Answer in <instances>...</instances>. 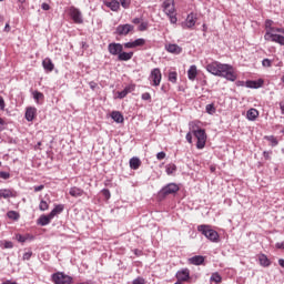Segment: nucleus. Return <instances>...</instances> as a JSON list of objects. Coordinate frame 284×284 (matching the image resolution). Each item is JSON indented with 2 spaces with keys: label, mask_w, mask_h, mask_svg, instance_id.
Instances as JSON below:
<instances>
[{
  "label": "nucleus",
  "mask_w": 284,
  "mask_h": 284,
  "mask_svg": "<svg viewBox=\"0 0 284 284\" xmlns=\"http://www.w3.org/2000/svg\"><path fill=\"white\" fill-rule=\"evenodd\" d=\"M190 132L186 133V141L187 143H192V134L197 140L196 148L197 150H203L205 148V143L207 142V135L205 134V130L199 128L196 122L189 123Z\"/></svg>",
  "instance_id": "obj_1"
},
{
  "label": "nucleus",
  "mask_w": 284,
  "mask_h": 284,
  "mask_svg": "<svg viewBox=\"0 0 284 284\" xmlns=\"http://www.w3.org/2000/svg\"><path fill=\"white\" fill-rule=\"evenodd\" d=\"M197 232H201L205 239L211 241V243H219V232L214 231L212 226L207 224H202L197 226Z\"/></svg>",
  "instance_id": "obj_2"
},
{
  "label": "nucleus",
  "mask_w": 284,
  "mask_h": 284,
  "mask_svg": "<svg viewBox=\"0 0 284 284\" xmlns=\"http://www.w3.org/2000/svg\"><path fill=\"white\" fill-rule=\"evenodd\" d=\"M163 12L169 17L170 23L175 24L179 19L176 18V9L174 8V0H164L162 3Z\"/></svg>",
  "instance_id": "obj_3"
},
{
  "label": "nucleus",
  "mask_w": 284,
  "mask_h": 284,
  "mask_svg": "<svg viewBox=\"0 0 284 284\" xmlns=\"http://www.w3.org/2000/svg\"><path fill=\"white\" fill-rule=\"evenodd\" d=\"M217 77H221L222 79H226V81H236V72H234V67L232 64L222 63V67L220 68V74Z\"/></svg>",
  "instance_id": "obj_4"
},
{
  "label": "nucleus",
  "mask_w": 284,
  "mask_h": 284,
  "mask_svg": "<svg viewBox=\"0 0 284 284\" xmlns=\"http://www.w3.org/2000/svg\"><path fill=\"white\" fill-rule=\"evenodd\" d=\"M179 190H180L179 184L169 183L160 190L159 196H161L162 199H165V196H170V194H176Z\"/></svg>",
  "instance_id": "obj_5"
},
{
  "label": "nucleus",
  "mask_w": 284,
  "mask_h": 284,
  "mask_svg": "<svg viewBox=\"0 0 284 284\" xmlns=\"http://www.w3.org/2000/svg\"><path fill=\"white\" fill-rule=\"evenodd\" d=\"M52 281L54 284H72V276L58 272L52 274Z\"/></svg>",
  "instance_id": "obj_6"
},
{
  "label": "nucleus",
  "mask_w": 284,
  "mask_h": 284,
  "mask_svg": "<svg viewBox=\"0 0 284 284\" xmlns=\"http://www.w3.org/2000/svg\"><path fill=\"white\" fill-rule=\"evenodd\" d=\"M134 31V26L132 24H119L115 28V32L114 34H118L119 37H128V34H130V32Z\"/></svg>",
  "instance_id": "obj_7"
},
{
  "label": "nucleus",
  "mask_w": 284,
  "mask_h": 284,
  "mask_svg": "<svg viewBox=\"0 0 284 284\" xmlns=\"http://www.w3.org/2000/svg\"><path fill=\"white\" fill-rule=\"evenodd\" d=\"M69 16L73 22L78 24L83 23V13H81V10L77 9L75 7L69 8Z\"/></svg>",
  "instance_id": "obj_8"
},
{
  "label": "nucleus",
  "mask_w": 284,
  "mask_h": 284,
  "mask_svg": "<svg viewBox=\"0 0 284 284\" xmlns=\"http://www.w3.org/2000/svg\"><path fill=\"white\" fill-rule=\"evenodd\" d=\"M161 79H162L161 69L159 68L153 69L149 77L151 85H154L155 88H158V85H161Z\"/></svg>",
  "instance_id": "obj_9"
},
{
  "label": "nucleus",
  "mask_w": 284,
  "mask_h": 284,
  "mask_svg": "<svg viewBox=\"0 0 284 284\" xmlns=\"http://www.w3.org/2000/svg\"><path fill=\"white\" fill-rule=\"evenodd\" d=\"M264 39L266 41H272V43H278V45H284V36L274 32H265Z\"/></svg>",
  "instance_id": "obj_10"
},
{
  "label": "nucleus",
  "mask_w": 284,
  "mask_h": 284,
  "mask_svg": "<svg viewBox=\"0 0 284 284\" xmlns=\"http://www.w3.org/2000/svg\"><path fill=\"white\" fill-rule=\"evenodd\" d=\"M223 63L219 61H213L209 64H206L205 70L210 73L213 74V77H219L221 74V67Z\"/></svg>",
  "instance_id": "obj_11"
},
{
  "label": "nucleus",
  "mask_w": 284,
  "mask_h": 284,
  "mask_svg": "<svg viewBox=\"0 0 284 284\" xmlns=\"http://www.w3.org/2000/svg\"><path fill=\"white\" fill-rule=\"evenodd\" d=\"M108 50L113 57H119L123 52V44L116 42L109 43Z\"/></svg>",
  "instance_id": "obj_12"
},
{
  "label": "nucleus",
  "mask_w": 284,
  "mask_h": 284,
  "mask_svg": "<svg viewBox=\"0 0 284 284\" xmlns=\"http://www.w3.org/2000/svg\"><path fill=\"white\" fill-rule=\"evenodd\" d=\"M164 49L166 50V52H169L170 54H181L183 52V48L180 47L176 43H169L165 44Z\"/></svg>",
  "instance_id": "obj_13"
},
{
  "label": "nucleus",
  "mask_w": 284,
  "mask_h": 284,
  "mask_svg": "<svg viewBox=\"0 0 284 284\" xmlns=\"http://www.w3.org/2000/svg\"><path fill=\"white\" fill-rule=\"evenodd\" d=\"M175 277L178 281H183L184 283L190 281V268H182L178 271Z\"/></svg>",
  "instance_id": "obj_14"
},
{
  "label": "nucleus",
  "mask_w": 284,
  "mask_h": 284,
  "mask_svg": "<svg viewBox=\"0 0 284 284\" xmlns=\"http://www.w3.org/2000/svg\"><path fill=\"white\" fill-rule=\"evenodd\" d=\"M135 89L136 85L134 84L126 85L123 91L118 92V99H125L128 94H130V92H134Z\"/></svg>",
  "instance_id": "obj_15"
},
{
  "label": "nucleus",
  "mask_w": 284,
  "mask_h": 284,
  "mask_svg": "<svg viewBox=\"0 0 284 284\" xmlns=\"http://www.w3.org/2000/svg\"><path fill=\"white\" fill-rule=\"evenodd\" d=\"M263 79L248 80L246 81V88H251L252 90H258V88H263Z\"/></svg>",
  "instance_id": "obj_16"
},
{
  "label": "nucleus",
  "mask_w": 284,
  "mask_h": 284,
  "mask_svg": "<svg viewBox=\"0 0 284 284\" xmlns=\"http://www.w3.org/2000/svg\"><path fill=\"white\" fill-rule=\"evenodd\" d=\"M34 116H37V108L29 106L26 110L24 119H27L29 122L34 121Z\"/></svg>",
  "instance_id": "obj_17"
},
{
  "label": "nucleus",
  "mask_w": 284,
  "mask_h": 284,
  "mask_svg": "<svg viewBox=\"0 0 284 284\" xmlns=\"http://www.w3.org/2000/svg\"><path fill=\"white\" fill-rule=\"evenodd\" d=\"M69 194L70 196H73V199H79V196H82L83 194H85V191H83V189L81 187L72 186L69 190Z\"/></svg>",
  "instance_id": "obj_18"
},
{
  "label": "nucleus",
  "mask_w": 284,
  "mask_h": 284,
  "mask_svg": "<svg viewBox=\"0 0 284 284\" xmlns=\"http://www.w3.org/2000/svg\"><path fill=\"white\" fill-rule=\"evenodd\" d=\"M194 26H196V17L194 16V13H190L184 22V28L190 29L194 28Z\"/></svg>",
  "instance_id": "obj_19"
},
{
  "label": "nucleus",
  "mask_w": 284,
  "mask_h": 284,
  "mask_svg": "<svg viewBox=\"0 0 284 284\" xmlns=\"http://www.w3.org/2000/svg\"><path fill=\"white\" fill-rule=\"evenodd\" d=\"M34 102L37 103V105H42L43 104V99H45V95H43L42 92L40 91H32L31 92Z\"/></svg>",
  "instance_id": "obj_20"
},
{
  "label": "nucleus",
  "mask_w": 284,
  "mask_h": 284,
  "mask_svg": "<svg viewBox=\"0 0 284 284\" xmlns=\"http://www.w3.org/2000/svg\"><path fill=\"white\" fill-rule=\"evenodd\" d=\"M196 77H199V71L196 69V65L193 64L187 70V79H189V81H195Z\"/></svg>",
  "instance_id": "obj_21"
},
{
  "label": "nucleus",
  "mask_w": 284,
  "mask_h": 284,
  "mask_svg": "<svg viewBox=\"0 0 284 284\" xmlns=\"http://www.w3.org/2000/svg\"><path fill=\"white\" fill-rule=\"evenodd\" d=\"M189 263L191 265H203V263H205V257L202 255H195V256L189 258Z\"/></svg>",
  "instance_id": "obj_22"
},
{
  "label": "nucleus",
  "mask_w": 284,
  "mask_h": 284,
  "mask_svg": "<svg viewBox=\"0 0 284 284\" xmlns=\"http://www.w3.org/2000/svg\"><path fill=\"white\" fill-rule=\"evenodd\" d=\"M52 216H50V214L48 215H41L38 219V225H42V227H44V225H50V222L52 221Z\"/></svg>",
  "instance_id": "obj_23"
},
{
  "label": "nucleus",
  "mask_w": 284,
  "mask_h": 284,
  "mask_svg": "<svg viewBox=\"0 0 284 284\" xmlns=\"http://www.w3.org/2000/svg\"><path fill=\"white\" fill-rule=\"evenodd\" d=\"M129 165L131 168V170H139L141 168V159L134 156L131 158L129 161Z\"/></svg>",
  "instance_id": "obj_24"
},
{
  "label": "nucleus",
  "mask_w": 284,
  "mask_h": 284,
  "mask_svg": "<svg viewBox=\"0 0 284 284\" xmlns=\"http://www.w3.org/2000/svg\"><path fill=\"white\" fill-rule=\"evenodd\" d=\"M258 261L262 267H270L272 265V261H270L265 254H260Z\"/></svg>",
  "instance_id": "obj_25"
},
{
  "label": "nucleus",
  "mask_w": 284,
  "mask_h": 284,
  "mask_svg": "<svg viewBox=\"0 0 284 284\" xmlns=\"http://www.w3.org/2000/svg\"><path fill=\"white\" fill-rule=\"evenodd\" d=\"M42 67L47 72H52V70H54V63H52L50 58H47L42 61Z\"/></svg>",
  "instance_id": "obj_26"
},
{
  "label": "nucleus",
  "mask_w": 284,
  "mask_h": 284,
  "mask_svg": "<svg viewBox=\"0 0 284 284\" xmlns=\"http://www.w3.org/2000/svg\"><path fill=\"white\" fill-rule=\"evenodd\" d=\"M65 210V206L63 204H57L53 210L49 213V215L54 219L57 214H61Z\"/></svg>",
  "instance_id": "obj_27"
},
{
  "label": "nucleus",
  "mask_w": 284,
  "mask_h": 284,
  "mask_svg": "<svg viewBox=\"0 0 284 284\" xmlns=\"http://www.w3.org/2000/svg\"><path fill=\"white\" fill-rule=\"evenodd\" d=\"M0 199H14V193L10 189H1Z\"/></svg>",
  "instance_id": "obj_28"
},
{
  "label": "nucleus",
  "mask_w": 284,
  "mask_h": 284,
  "mask_svg": "<svg viewBox=\"0 0 284 284\" xmlns=\"http://www.w3.org/2000/svg\"><path fill=\"white\" fill-rule=\"evenodd\" d=\"M134 57V52H124L122 51L119 55H118V61H130V59H132Z\"/></svg>",
  "instance_id": "obj_29"
},
{
  "label": "nucleus",
  "mask_w": 284,
  "mask_h": 284,
  "mask_svg": "<svg viewBox=\"0 0 284 284\" xmlns=\"http://www.w3.org/2000/svg\"><path fill=\"white\" fill-rule=\"evenodd\" d=\"M246 119L248 121H256V119H258V110L256 109H250L247 112H246Z\"/></svg>",
  "instance_id": "obj_30"
},
{
  "label": "nucleus",
  "mask_w": 284,
  "mask_h": 284,
  "mask_svg": "<svg viewBox=\"0 0 284 284\" xmlns=\"http://www.w3.org/2000/svg\"><path fill=\"white\" fill-rule=\"evenodd\" d=\"M111 119H113V121H115V123H123V121H124L123 114H121V112H119V111H113L111 113Z\"/></svg>",
  "instance_id": "obj_31"
},
{
  "label": "nucleus",
  "mask_w": 284,
  "mask_h": 284,
  "mask_svg": "<svg viewBox=\"0 0 284 284\" xmlns=\"http://www.w3.org/2000/svg\"><path fill=\"white\" fill-rule=\"evenodd\" d=\"M106 6L112 10V12H118L121 8L119 0H111Z\"/></svg>",
  "instance_id": "obj_32"
},
{
  "label": "nucleus",
  "mask_w": 284,
  "mask_h": 284,
  "mask_svg": "<svg viewBox=\"0 0 284 284\" xmlns=\"http://www.w3.org/2000/svg\"><path fill=\"white\" fill-rule=\"evenodd\" d=\"M165 172L169 176H171V174H174V172H176V164L174 163L166 164Z\"/></svg>",
  "instance_id": "obj_33"
},
{
  "label": "nucleus",
  "mask_w": 284,
  "mask_h": 284,
  "mask_svg": "<svg viewBox=\"0 0 284 284\" xmlns=\"http://www.w3.org/2000/svg\"><path fill=\"white\" fill-rule=\"evenodd\" d=\"M274 21L273 20H270V19H267V20H265V23H264V27H265V30H266V32H274Z\"/></svg>",
  "instance_id": "obj_34"
},
{
  "label": "nucleus",
  "mask_w": 284,
  "mask_h": 284,
  "mask_svg": "<svg viewBox=\"0 0 284 284\" xmlns=\"http://www.w3.org/2000/svg\"><path fill=\"white\" fill-rule=\"evenodd\" d=\"M264 139L271 143L272 148L278 145V140H276V136L274 135H265Z\"/></svg>",
  "instance_id": "obj_35"
},
{
  "label": "nucleus",
  "mask_w": 284,
  "mask_h": 284,
  "mask_svg": "<svg viewBox=\"0 0 284 284\" xmlns=\"http://www.w3.org/2000/svg\"><path fill=\"white\" fill-rule=\"evenodd\" d=\"M0 247H2V250H12V247H14V244L11 241H1Z\"/></svg>",
  "instance_id": "obj_36"
},
{
  "label": "nucleus",
  "mask_w": 284,
  "mask_h": 284,
  "mask_svg": "<svg viewBox=\"0 0 284 284\" xmlns=\"http://www.w3.org/2000/svg\"><path fill=\"white\" fill-rule=\"evenodd\" d=\"M206 114L214 115L216 114V106H214V103L207 104L205 106Z\"/></svg>",
  "instance_id": "obj_37"
},
{
  "label": "nucleus",
  "mask_w": 284,
  "mask_h": 284,
  "mask_svg": "<svg viewBox=\"0 0 284 284\" xmlns=\"http://www.w3.org/2000/svg\"><path fill=\"white\" fill-rule=\"evenodd\" d=\"M210 281L213 283H221V281H223V277H221V274H219V272H215L211 275Z\"/></svg>",
  "instance_id": "obj_38"
},
{
  "label": "nucleus",
  "mask_w": 284,
  "mask_h": 284,
  "mask_svg": "<svg viewBox=\"0 0 284 284\" xmlns=\"http://www.w3.org/2000/svg\"><path fill=\"white\" fill-rule=\"evenodd\" d=\"M8 219H11V221H19V213L17 211H9L7 213Z\"/></svg>",
  "instance_id": "obj_39"
},
{
  "label": "nucleus",
  "mask_w": 284,
  "mask_h": 284,
  "mask_svg": "<svg viewBox=\"0 0 284 284\" xmlns=\"http://www.w3.org/2000/svg\"><path fill=\"white\" fill-rule=\"evenodd\" d=\"M176 78H178L176 71H171V72L169 73V81H170L171 83H176Z\"/></svg>",
  "instance_id": "obj_40"
},
{
  "label": "nucleus",
  "mask_w": 284,
  "mask_h": 284,
  "mask_svg": "<svg viewBox=\"0 0 284 284\" xmlns=\"http://www.w3.org/2000/svg\"><path fill=\"white\" fill-rule=\"evenodd\" d=\"M144 43H145V39H143V38H139L133 41V44L135 48H141Z\"/></svg>",
  "instance_id": "obj_41"
},
{
  "label": "nucleus",
  "mask_w": 284,
  "mask_h": 284,
  "mask_svg": "<svg viewBox=\"0 0 284 284\" xmlns=\"http://www.w3.org/2000/svg\"><path fill=\"white\" fill-rule=\"evenodd\" d=\"M48 207H50V205L48 204V202L45 201H41L39 204V210H41V212H45V210H48Z\"/></svg>",
  "instance_id": "obj_42"
},
{
  "label": "nucleus",
  "mask_w": 284,
  "mask_h": 284,
  "mask_svg": "<svg viewBox=\"0 0 284 284\" xmlns=\"http://www.w3.org/2000/svg\"><path fill=\"white\" fill-rule=\"evenodd\" d=\"M102 195L104 196V199H106V201H110V197L112 196V194L110 193V190L108 189H103L101 191Z\"/></svg>",
  "instance_id": "obj_43"
},
{
  "label": "nucleus",
  "mask_w": 284,
  "mask_h": 284,
  "mask_svg": "<svg viewBox=\"0 0 284 284\" xmlns=\"http://www.w3.org/2000/svg\"><path fill=\"white\" fill-rule=\"evenodd\" d=\"M262 65H263V68H272V60H270V59H264L263 61H262Z\"/></svg>",
  "instance_id": "obj_44"
},
{
  "label": "nucleus",
  "mask_w": 284,
  "mask_h": 284,
  "mask_svg": "<svg viewBox=\"0 0 284 284\" xmlns=\"http://www.w3.org/2000/svg\"><path fill=\"white\" fill-rule=\"evenodd\" d=\"M118 2H120V6L124 9L130 8V0H119Z\"/></svg>",
  "instance_id": "obj_45"
},
{
  "label": "nucleus",
  "mask_w": 284,
  "mask_h": 284,
  "mask_svg": "<svg viewBox=\"0 0 284 284\" xmlns=\"http://www.w3.org/2000/svg\"><path fill=\"white\" fill-rule=\"evenodd\" d=\"M32 258V251H28L23 254L22 261H30Z\"/></svg>",
  "instance_id": "obj_46"
},
{
  "label": "nucleus",
  "mask_w": 284,
  "mask_h": 284,
  "mask_svg": "<svg viewBox=\"0 0 284 284\" xmlns=\"http://www.w3.org/2000/svg\"><path fill=\"white\" fill-rule=\"evenodd\" d=\"M142 101H152V95L149 92L142 93L141 95Z\"/></svg>",
  "instance_id": "obj_47"
},
{
  "label": "nucleus",
  "mask_w": 284,
  "mask_h": 284,
  "mask_svg": "<svg viewBox=\"0 0 284 284\" xmlns=\"http://www.w3.org/2000/svg\"><path fill=\"white\" fill-rule=\"evenodd\" d=\"M132 284H145V278L139 276L132 281Z\"/></svg>",
  "instance_id": "obj_48"
},
{
  "label": "nucleus",
  "mask_w": 284,
  "mask_h": 284,
  "mask_svg": "<svg viewBox=\"0 0 284 284\" xmlns=\"http://www.w3.org/2000/svg\"><path fill=\"white\" fill-rule=\"evenodd\" d=\"M140 32H145L148 30V22H141L139 26Z\"/></svg>",
  "instance_id": "obj_49"
},
{
  "label": "nucleus",
  "mask_w": 284,
  "mask_h": 284,
  "mask_svg": "<svg viewBox=\"0 0 284 284\" xmlns=\"http://www.w3.org/2000/svg\"><path fill=\"white\" fill-rule=\"evenodd\" d=\"M0 179H4V181H8V179H10V173L1 171Z\"/></svg>",
  "instance_id": "obj_50"
},
{
  "label": "nucleus",
  "mask_w": 284,
  "mask_h": 284,
  "mask_svg": "<svg viewBox=\"0 0 284 284\" xmlns=\"http://www.w3.org/2000/svg\"><path fill=\"white\" fill-rule=\"evenodd\" d=\"M271 154H272V151H264L263 152V156H264V159H266V161H270L272 159Z\"/></svg>",
  "instance_id": "obj_51"
},
{
  "label": "nucleus",
  "mask_w": 284,
  "mask_h": 284,
  "mask_svg": "<svg viewBox=\"0 0 284 284\" xmlns=\"http://www.w3.org/2000/svg\"><path fill=\"white\" fill-rule=\"evenodd\" d=\"M17 241H19V243H26V241H28V239L21 234L17 235Z\"/></svg>",
  "instance_id": "obj_52"
},
{
  "label": "nucleus",
  "mask_w": 284,
  "mask_h": 284,
  "mask_svg": "<svg viewBox=\"0 0 284 284\" xmlns=\"http://www.w3.org/2000/svg\"><path fill=\"white\" fill-rule=\"evenodd\" d=\"M156 159L158 161H163V159H165V152L161 151L156 154Z\"/></svg>",
  "instance_id": "obj_53"
},
{
  "label": "nucleus",
  "mask_w": 284,
  "mask_h": 284,
  "mask_svg": "<svg viewBox=\"0 0 284 284\" xmlns=\"http://www.w3.org/2000/svg\"><path fill=\"white\" fill-rule=\"evenodd\" d=\"M0 110H6V100L0 95Z\"/></svg>",
  "instance_id": "obj_54"
},
{
  "label": "nucleus",
  "mask_w": 284,
  "mask_h": 284,
  "mask_svg": "<svg viewBox=\"0 0 284 284\" xmlns=\"http://www.w3.org/2000/svg\"><path fill=\"white\" fill-rule=\"evenodd\" d=\"M123 47L126 48V49H134V48H135V47H134V41H132V42H126V43L123 44Z\"/></svg>",
  "instance_id": "obj_55"
},
{
  "label": "nucleus",
  "mask_w": 284,
  "mask_h": 284,
  "mask_svg": "<svg viewBox=\"0 0 284 284\" xmlns=\"http://www.w3.org/2000/svg\"><path fill=\"white\" fill-rule=\"evenodd\" d=\"M34 192H41L42 190H45V185L41 184L38 186H33Z\"/></svg>",
  "instance_id": "obj_56"
},
{
  "label": "nucleus",
  "mask_w": 284,
  "mask_h": 284,
  "mask_svg": "<svg viewBox=\"0 0 284 284\" xmlns=\"http://www.w3.org/2000/svg\"><path fill=\"white\" fill-rule=\"evenodd\" d=\"M275 247H277V250H284V241L283 242H277L275 244Z\"/></svg>",
  "instance_id": "obj_57"
},
{
  "label": "nucleus",
  "mask_w": 284,
  "mask_h": 284,
  "mask_svg": "<svg viewBox=\"0 0 284 284\" xmlns=\"http://www.w3.org/2000/svg\"><path fill=\"white\" fill-rule=\"evenodd\" d=\"M278 32L280 34H284V29L283 28H275L273 29V33Z\"/></svg>",
  "instance_id": "obj_58"
},
{
  "label": "nucleus",
  "mask_w": 284,
  "mask_h": 284,
  "mask_svg": "<svg viewBox=\"0 0 284 284\" xmlns=\"http://www.w3.org/2000/svg\"><path fill=\"white\" fill-rule=\"evenodd\" d=\"M41 8H42V10L48 11V10H50V4H48L47 2H44V3L41 4Z\"/></svg>",
  "instance_id": "obj_59"
},
{
  "label": "nucleus",
  "mask_w": 284,
  "mask_h": 284,
  "mask_svg": "<svg viewBox=\"0 0 284 284\" xmlns=\"http://www.w3.org/2000/svg\"><path fill=\"white\" fill-rule=\"evenodd\" d=\"M89 85H90L91 90L97 89V82H94V81L89 82Z\"/></svg>",
  "instance_id": "obj_60"
},
{
  "label": "nucleus",
  "mask_w": 284,
  "mask_h": 284,
  "mask_svg": "<svg viewBox=\"0 0 284 284\" xmlns=\"http://www.w3.org/2000/svg\"><path fill=\"white\" fill-rule=\"evenodd\" d=\"M135 256H141L143 254V251L135 248L134 251Z\"/></svg>",
  "instance_id": "obj_61"
},
{
  "label": "nucleus",
  "mask_w": 284,
  "mask_h": 284,
  "mask_svg": "<svg viewBox=\"0 0 284 284\" xmlns=\"http://www.w3.org/2000/svg\"><path fill=\"white\" fill-rule=\"evenodd\" d=\"M3 125H6V121L0 118V132L3 130Z\"/></svg>",
  "instance_id": "obj_62"
},
{
  "label": "nucleus",
  "mask_w": 284,
  "mask_h": 284,
  "mask_svg": "<svg viewBox=\"0 0 284 284\" xmlns=\"http://www.w3.org/2000/svg\"><path fill=\"white\" fill-rule=\"evenodd\" d=\"M280 110L281 113L284 114V102H280Z\"/></svg>",
  "instance_id": "obj_63"
},
{
  "label": "nucleus",
  "mask_w": 284,
  "mask_h": 284,
  "mask_svg": "<svg viewBox=\"0 0 284 284\" xmlns=\"http://www.w3.org/2000/svg\"><path fill=\"white\" fill-rule=\"evenodd\" d=\"M278 265L284 268V260L283 258L278 260Z\"/></svg>",
  "instance_id": "obj_64"
}]
</instances>
